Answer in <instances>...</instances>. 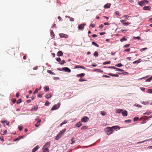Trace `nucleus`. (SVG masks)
<instances>
[{
    "mask_svg": "<svg viewBox=\"0 0 152 152\" xmlns=\"http://www.w3.org/2000/svg\"><path fill=\"white\" fill-rule=\"evenodd\" d=\"M88 127L87 126H84L81 128V130H84L88 129Z\"/></svg>",
    "mask_w": 152,
    "mask_h": 152,
    "instance_id": "nucleus-28",
    "label": "nucleus"
},
{
    "mask_svg": "<svg viewBox=\"0 0 152 152\" xmlns=\"http://www.w3.org/2000/svg\"><path fill=\"white\" fill-rule=\"evenodd\" d=\"M21 102H22L21 99H19L17 101V104H19V103H21Z\"/></svg>",
    "mask_w": 152,
    "mask_h": 152,
    "instance_id": "nucleus-41",
    "label": "nucleus"
},
{
    "mask_svg": "<svg viewBox=\"0 0 152 152\" xmlns=\"http://www.w3.org/2000/svg\"><path fill=\"white\" fill-rule=\"evenodd\" d=\"M38 108V106L37 105L36 106H34V107L31 110L32 111H36L37 110Z\"/></svg>",
    "mask_w": 152,
    "mask_h": 152,
    "instance_id": "nucleus-19",
    "label": "nucleus"
},
{
    "mask_svg": "<svg viewBox=\"0 0 152 152\" xmlns=\"http://www.w3.org/2000/svg\"><path fill=\"white\" fill-rule=\"evenodd\" d=\"M41 121V120L40 119H39L37 122V123L35 125V126L36 127H38L39 126L40 124V123Z\"/></svg>",
    "mask_w": 152,
    "mask_h": 152,
    "instance_id": "nucleus-17",
    "label": "nucleus"
},
{
    "mask_svg": "<svg viewBox=\"0 0 152 152\" xmlns=\"http://www.w3.org/2000/svg\"><path fill=\"white\" fill-rule=\"evenodd\" d=\"M50 34L51 37H52V38H53L54 37L55 34L53 30H52L50 31Z\"/></svg>",
    "mask_w": 152,
    "mask_h": 152,
    "instance_id": "nucleus-20",
    "label": "nucleus"
},
{
    "mask_svg": "<svg viewBox=\"0 0 152 152\" xmlns=\"http://www.w3.org/2000/svg\"><path fill=\"white\" fill-rule=\"evenodd\" d=\"M147 49V48H142V49H141L140 50V51L142 52L144 50H146Z\"/></svg>",
    "mask_w": 152,
    "mask_h": 152,
    "instance_id": "nucleus-43",
    "label": "nucleus"
},
{
    "mask_svg": "<svg viewBox=\"0 0 152 152\" xmlns=\"http://www.w3.org/2000/svg\"><path fill=\"white\" fill-rule=\"evenodd\" d=\"M131 120L130 119L126 120L124 121L125 122L130 123L131 122Z\"/></svg>",
    "mask_w": 152,
    "mask_h": 152,
    "instance_id": "nucleus-39",
    "label": "nucleus"
},
{
    "mask_svg": "<svg viewBox=\"0 0 152 152\" xmlns=\"http://www.w3.org/2000/svg\"><path fill=\"white\" fill-rule=\"evenodd\" d=\"M74 18H71L70 19V21H74Z\"/></svg>",
    "mask_w": 152,
    "mask_h": 152,
    "instance_id": "nucleus-57",
    "label": "nucleus"
},
{
    "mask_svg": "<svg viewBox=\"0 0 152 152\" xmlns=\"http://www.w3.org/2000/svg\"><path fill=\"white\" fill-rule=\"evenodd\" d=\"M65 61L64 60H61V61H60V62H59V63H60V64H64V63H65Z\"/></svg>",
    "mask_w": 152,
    "mask_h": 152,
    "instance_id": "nucleus-36",
    "label": "nucleus"
},
{
    "mask_svg": "<svg viewBox=\"0 0 152 152\" xmlns=\"http://www.w3.org/2000/svg\"><path fill=\"white\" fill-rule=\"evenodd\" d=\"M110 61H107L104 62L103 63V64L104 65H106L107 64H110Z\"/></svg>",
    "mask_w": 152,
    "mask_h": 152,
    "instance_id": "nucleus-35",
    "label": "nucleus"
},
{
    "mask_svg": "<svg viewBox=\"0 0 152 152\" xmlns=\"http://www.w3.org/2000/svg\"><path fill=\"white\" fill-rule=\"evenodd\" d=\"M67 122V120H65L62 123V124H66Z\"/></svg>",
    "mask_w": 152,
    "mask_h": 152,
    "instance_id": "nucleus-53",
    "label": "nucleus"
},
{
    "mask_svg": "<svg viewBox=\"0 0 152 152\" xmlns=\"http://www.w3.org/2000/svg\"><path fill=\"white\" fill-rule=\"evenodd\" d=\"M139 118L138 117H135L134 118L133 120L134 121H138Z\"/></svg>",
    "mask_w": 152,
    "mask_h": 152,
    "instance_id": "nucleus-37",
    "label": "nucleus"
},
{
    "mask_svg": "<svg viewBox=\"0 0 152 152\" xmlns=\"http://www.w3.org/2000/svg\"><path fill=\"white\" fill-rule=\"evenodd\" d=\"M118 74H113L111 73H109L108 74V75H109L111 76H112L113 77H118L119 75H118Z\"/></svg>",
    "mask_w": 152,
    "mask_h": 152,
    "instance_id": "nucleus-16",
    "label": "nucleus"
},
{
    "mask_svg": "<svg viewBox=\"0 0 152 152\" xmlns=\"http://www.w3.org/2000/svg\"><path fill=\"white\" fill-rule=\"evenodd\" d=\"M74 140L75 138L73 137L71 140V142H72L71 143V144H73L75 142V141Z\"/></svg>",
    "mask_w": 152,
    "mask_h": 152,
    "instance_id": "nucleus-34",
    "label": "nucleus"
},
{
    "mask_svg": "<svg viewBox=\"0 0 152 152\" xmlns=\"http://www.w3.org/2000/svg\"><path fill=\"white\" fill-rule=\"evenodd\" d=\"M105 132L108 135H109L112 134L113 131L112 128L109 127H107L104 129Z\"/></svg>",
    "mask_w": 152,
    "mask_h": 152,
    "instance_id": "nucleus-1",
    "label": "nucleus"
},
{
    "mask_svg": "<svg viewBox=\"0 0 152 152\" xmlns=\"http://www.w3.org/2000/svg\"><path fill=\"white\" fill-rule=\"evenodd\" d=\"M39 148V147L38 145L35 148H34L32 150V152H35L36 151L37 149Z\"/></svg>",
    "mask_w": 152,
    "mask_h": 152,
    "instance_id": "nucleus-13",
    "label": "nucleus"
},
{
    "mask_svg": "<svg viewBox=\"0 0 152 152\" xmlns=\"http://www.w3.org/2000/svg\"><path fill=\"white\" fill-rule=\"evenodd\" d=\"M130 44H126V45H125L124 46V47L125 48H128V47H129L130 46Z\"/></svg>",
    "mask_w": 152,
    "mask_h": 152,
    "instance_id": "nucleus-50",
    "label": "nucleus"
},
{
    "mask_svg": "<svg viewBox=\"0 0 152 152\" xmlns=\"http://www.w3.org/2000/svg\"><path fill=\"white\" fill-rule=\"evenodd\" d=\"M130 50V48L127 49L125 50H124V51L128 52H129Z\"/></svg>",
    "mask_w": 152,
    "mask_h": 152,
    "instance_id": "nucleus-51",
    "label": "nucleus"
},
{
    "mask_svg": "<svg viewBox=\"0 0 152 152\" xmlns=\"http://www.w3.org/2000/svg\"><path fill=\"white\" fill-rule=\"evenodd\" d=\"M66 130V129H65L61 131L56 136L55 140H58L59 138H60L62 137V136L64 134Z\"/></svg>",
    "mask_w": 152,
    "mask_h": 152,
    "instance_id": "nucleus-2",
    "label": "nucleus"
},
{
    "mask_svg": "<svg viewBox=\"0 0 152 152\" xmlns=\"http://www.w3.org/2000/svg\"><path fill=\"white\" fill-rule=\"evenodd\" d=\"M92 44L95 45V46L97 47H99V45H98L95 42H92Z\"/></svg>",
    "mask_w": 152,
    "mask_h": 152,
    "instance_id": "nucleus-29",
    "label": "nucleus"
},
{
    "mask_svg": "<svg viewBox=\"0 0 152 152\" xmlns=\"http://www.w3.org/2000/svg\"><path fill=\"white\" fill-rule=\"evenodd\" d=\"M104 27V25L102 24L101 25L99 26V28L100 29H102Z\"/></svg>",
    "mask_w": 152,
    "mask_h": 152,
    "instance_id": "nucleus-56",
    "label": "nucleus"
},
{
    "mask_svg": "<svg viewBox=\"0 0 152 152\" xmlns=\"http://www.w3.org/2000/svg\"><path fill=\"white\" fill-rule=\"evenodd\" d=\"M123 111V109H118L116 110V113H120L121 111Z\"/></svg>",
    "mask_w": 152,
    "mask_h": 152,
    "instance_id": "nucleus-21",
    "label": "nucleus"
},
{
    "mask_svg": "<svg viewBox=\"0 0 152 152\" xmlns=\"http://www.w3.org/2000/svg\"><path fill=\"white\" fill-rule=\"evenodd\" d=\"M59 35L61 38H67L69 37L68 35L63 33L60 34Z\"/></svg>",
    "mask_w": 152,
    "mask_h": 152,
    "instance_id": "nucleus-4",
    "label": "nucleus"
},
{
    "mask_svg": "<svg viewBox=\"0 0 152 152\" xmlns=\"http://www.w3.org/2000/svg\"><path fill=\"white\" fill-rule=\"evenodd\" d=\"M50 142H47L43 146L44 148H48L50 147Z\"/></svg>",
    "mask_w": 152,
    "mask_h": 152,
    "instance_id": "nucleus-7",
    "label": "nucleus"
},
{
    "mask_svg": "<svg viewBox=\"0 0 152 152\" xmlns=\"http://www.w3.org/2000/svg\"><path fill=\"white\" fill-rule=\"evenodd\" d=\"M56 61L58 62H60V61H61V59L60 58H56Z\"/></svg>",
    "mask_w": 152,
    "mask_h": 152,
    "instance_id": "nucleus-49",
    "label": "nucleus"
},
{
    "mask_svg": "<svg viewBox=\"0 0 152 152\" xmlns=\"http://www.w3.org/2000/svg\"><path fill=\"white\" fill-rule=\"evenodd\" d=\"M129 16L128 15H124L123 16L122 18H124L125 19H128L129 18Z\"/></svg>",
    "mask_w": 152,
    "mask_h": 152,
    "instance_id": "nucleus-30",
    "label": "nucleus"
},
{
    "mask_svg": "<svg viewBox=\"0 0 152 152\" xmlns=\"http://www.w3.org/2000/svg\"><path fill=\"white\" fill-rule=\"evenodd\" d=\"M95 71H96L97 72H103V71L101 70L100 69H96Z\"/></svg>",
    "mask_w": 152,
    "mask_h": 152,
    "instance_id": "nucleus-42",
    "label": "nucleus"
},
{
    "mask_svg": "<svg viewBox=\"0 0 152 152\" xmlns=\"http://www.w3.org/2000/svg\"><path fill=\"white\" fill-rule=\"evenodd\" d=\"M148 91L150 93L152 94V89H148Z\"/></svg>",
    "mask_w": 152,
    "mask_h": 152,
    "instance_id": "nucleus-64",
    "label": "nucleus"
},
{
    "mask_svg": "<svg viewBox=\"0 0 152 152\" xmlns=\"http://www.w3.org/2000/svg\"><path fill=\"white\" fill-rule=\"evenodd\" d=\"M52 96L51 94V93H49L48 94H47L45 97L47 99H49Z\"/></svg>",
    "mask_w": 152,
    "mask_h": 152,
    "instance_id": "nucleus-18",
    "label": "nucleus"
},
{
    "mask_svg": "<svg viewBox=\"0 0 152 152\" xmlns=\"http://www.w3.org/2000/svg\"><path fill=\"white\" fill-rule=\"evenodd\" d=\"M151 80L150 78L146 79L145 80L146 82H150Z\"/></svg>",
    "mask_w": 152,
    "mask_h": 152,
    "instance_id": "nucleus-63",
    "label": "nucleus"
},
{
    "mask_svg": "<svg viewBox=\"0 0 152 152\" xmlns=\"http://www.w3.org/2000/svg\"><path fill=\"white\" fill-rule=\"evenodd\" d=\"M39 91L38 89L37 88H36V89L34 91V94L36 93H37L38 91Z\"/></svg>",
    "mask_w": 152,
    "mask_h": 152,
    "instance_id": "nucleus-46",
    "label": "nucleus"
},
{
    "mask_svg": "<svg viewBox=\"0 0 152 152\" xmlns=\"http://www.w3.org/2000/svg\"><path fill=\"white\" fill-rule=\"evenodd\" d=\"M85 75V73H82L80 74H77L76 75V76L77 77H84Z\"/></svg>",
    "mask_w": 152,
    "mask_h": 152,
    "instance_id": "nucleus-11",
    "label": "nucleus"
},
{
    "mask_svg": "<svg viewBox=\"0 0 152 152\" xmlns=\"http://www.w3.org/2000/svg\"><path fill=\"white\" fill-rule=\"evenodd\" d=\"M151 9V7L150 6H145L144 7L143 9L145 10H149Z\"/></svg>",
    "mask_w": 152,
    "mask_h": 152,
    "instance_id": "nucleus-10",
    "label": "nucleus"
},
{
    "mask_svg": "<svg viewBox=\"0 0 152 152\" xmlns=\"http://www.w3.org/2000/svg\"><path fill=\"white\" fill-rule=\"evenodd\" d=\"M57 56H61L63 55V53L61 51H59L57 53Z\"/></svg>",
    "mask_w": 152,
    "mask_h": 152,
    "instance_id": "nucleus-14",
    "label": "nucleus"
},
{
    "mask_svg": "<svg viewBox=\"0 0 152 152\" xmlns=\"http://www.w3.org/2000/svg\"><path fill=\"white\" fill-rule=\"evenodd\" d=\"M43 152H49V149L48 148H43Z\"/></svg>",
    "mask_w": 152,
    "mask_h": 152,
    "instance_id": "nucleus-27",
    "label": "nucleus"
},
{
    "mask_svg": "<svg viewBox=\"0 0 152 152\" xmlns=\"http://www.w3.org/2000/svg\"><path fill=\"white\" fill-rule=\"evenodd\" d=\"M82 125V123L79 122L75 124V126L78 127H80Z\"/></svg>",
    "mask_w": 152,
    "mask_h": 152,
    "instance_id": "nucleus-12",
    "label": "nucleus"
},
{
    "mask_svg": "<svg viewBox=\"0 0 152 152\" xmlns=\"http://www.w3.org/2000/svg\"><path fill=\"white\" fill-rule=\"evenodd\" d=\"M84 24H80L78 26V28L80 30H83L84 27Z\"/></svg>",
    "mask_w": 152,
    "mask_h": 152,
    "instance_id": "nucleus-8",
    "label": "nucleus"
},
{
    "mask_svg": "<svg viewBox=\"0 0 152 152\" xmlns=\"http://www.w3.org/2000/svg\"><path fill=\"white\" fill-rule=\"evenodd\" d=\"M130 23L128 22H126V23L123 22V23H122V24H123V25H124V26H127Z\"/></svg>",
    "mask_w": 152,
    "mask_h": 152,
    "instance_id": "nucleus-23",
    "label": "nucleus"
},
{
    "mask_svg": "<svg viewBox=\"0 0 152 152\" xmlns=\"http://www.w3.org/2000/svg\"><path fill=\"white\" fill-rule=\"evenodd\" d=\"M126 20H121L120 21L122 23H123V22H126Z\"/></svg>",
    "mask_w": 152,
    "mask_h": 152,
    "instance_id": "nucleus-61",
    "label": "nucleus"
},
{
    "mask_svg": "<svg viewBox=\"0 0 152 152\" xmlns=\"http://www.w3.org/2000/svg\"><path fill=\"white\" fill-rule=\"evenodd\" d=\"M111 5V4L110 3L107 4L105 5H104V7L105 8H108L110 7Z\"/></svg>",
    "mask_w": 152,
    "mask_h": 152,
    "instance_id": "nucleus-15",
    "label": "nucleus"
},
{
    "mask_svg": "<svg viewBox=\"0 0 152 152\" xmlns=\"http://www.w3.org/2000/svg\"><path fill=\"white\" fill-rule=\"evenodd\" d=\"M7 121H1V122L3 124H5L7 123Z\"/></svg>",
    "mask_w": 152,
    "mask_h": 152,
    "instance_id": "nucleus-58",
    "label": "nucleus"
},
{
    "mask_svg": "<svg viewBox=\"0 0 152 152\" xmlns=\"http://www.w3.org/2000/svg\"><path fill=\"white\" fill-rule=\"evenodd\" d=\"M116 71H119V72H123V71H124V70H123V69H119V68H117L116 69Z\"/></svg>",
    "mask_w": 152,
    "mask_h": 152,
    "instance_id": "nucleus-40",
    "label": "nucleus"
},
{
    "mask_svg": "<svg viewBox=\"0 0 152 152\" xmlns=\"http://www.w3.org/2000/svg\"><path fill=\"white\" fill-rule=\"evenodd\" d=\"M90 26L92 27H94L95 26V25L94 24H91Z\"/></svg>",
    "mask_w": 152,
    "mask_h": 152,
    "instance_id": "nucleus-62",
    "label": "nucleus"
},
{
    "mask_svg": "<svg viewBox=\"0 0 152 152\" xmlns=\"http://www.w3.org/2000/svg\"><path fill=\"white\" fill-rule=\"evenodd\" d=\"M62 69L65 72H71V70L67 67H63L62 68Z\"/></svg>",
    "mask_w": 152,
    "mask_h": 152,
    "instance_id": "nucleus-5",
    "label": "nucleus"
},
{
    "mask_svg": "<svg viewBox=\"0 0 152 152\" xmlns=\"http://www.w3.org/2000/svg\"><path fill=\"white\" fill-rule=\"evenodd\" d=\"M134 105L136 107H142V106L141 105L139 104H134Z\"/></svg>",
    "mask_w": 152,
    "mask_h": 152,
    "instance_id": "nucleus-38",
    "label": "nucleus"
},
{
    "mask_svg": "<svg viewBox=\"0 0 152 152\" xmlns=\"http://www.w3.org/2000/svg\"><path fill=\"white\" fill-rule=\"evenodd\" d=\"M89 120L87 116H85L81 120L82 122H86Z\"/></svg>",
    "mask_w": 152,
    "mask_h": 152,
    "instance_id": "nucleus-6",
    "label": "nucleus"
},
{
    "mask_svg": "<svg viewBox=\"0 0 152 152\" xmlns=\"http://www.w3.org/2000/svg\"><path fill=\"white\" fill-rule=\"evenodd\" d=\"M86 80H84V79H82L81 78L79 80V81L80 82L85 81H86Z\"/></svg>",
    "mask_w": 152,
    "mask_h": 152,
    "instance_id": "nucleus-48",
    "label": "nucleus"
},
{
    "mask_svg": "<svg viewBox=\"0 0 152 152\" xmlns=\"http://www.w3.org/2000/svg\"><path fill=\"white\" fill-rule=\"evenodd\" d=\"M104 25H109L110 24L107 22L104 23Z\"/></svg>",
    "mask_w": 152,
    "mask_h": 152,
    "instance_id": "nucleus-60",
    "label": "nucleus"
},
{
    "mask_svg": "<svg viewBox=\"0 0 152 152\" xmlns=\"http://www.w3.org/2000/svg\"><path fill=\"white\" fill-rule=\"evenodd\" d=\"M100 113L103 116L105 115L106 114V113L104 111H101Z\"/></svg>",
    "mask_w": 152,
    "mask_h": 152,
    "instance_id": "nucleus-32",
    "label": "nucleus"
},
{
    "mask_svg": "<svg viewBox=\"0 0 152 152\" xmlns=\"http://www.w3.org/2000/svg\"><path fill=\"white\" fill-rule=\"evenodd\" d=\"M142 103L145 105V104H148V102H142Z\"/></svg>",
    "mask_w": 152,
    "mask_h": 152,
    "instance_id": "nucleus-59",
    "label": "nucleus"
},
{
    "mask_svg": "<svg viewBox=\"0 0 152 152\" xmlns=\"http://www.w3.org/2000/svg\"><path fill=\"white\" fill-rule=\"evenodd\" d=\"M127 39L125 38V37H123L122 38L120 39V41L121 42H122L124 41H126Z\"/></svg>",
    "mask_w": 152,
    "mask_h": 152,
    "instance_id": "nucleus-24",
    "label": "nucleus"
},
{
    "mask_svg": "<svg viewBox=\"0 0 152 152\" xmlns=\"http://www.w3.org/2000/svg\"><path fill=\"white\" fill-rule=\"evenodd\" d=\"M109 68H113V69H116L117 68H116L115 66H110L108 67Z\"/></svg>",
    "mask_w": 152,
    "mask_h": 152,
    "instance_id": "nucleus-55",
    "label": "nucleus"
},
{
    "mask_svg": "<svg viewBox=\"0 0 152 152\" xmlns=\"http://www.w3.org/2000/svg\"><path fill=\"white\" fill-rule=\"evenodd\" d=\"M111 128H112V129H117L118 128H119V126H113L112 127H111Z\"/></svg>",
    "mask_w": 152,
    "mask_h": 152,
    "instance_id": "nucleus-31",
    "label": "nucleus"
},
{
    "mask_svg": "<svg viewBox=\"0 0 152 152\" xmlns=\"http://www.w3.org/2000/svg\"><path fill=\"white\" fill-rule=\"evenodd\" d=\"M122 114L123 116H126L127 115V112L126 110H124L122 112Z\"/></svg>",
    "mask_w": 152,
    "mask_h": 152,
    "instance_id": "nucleus-9",
    "label": "nucleus"
},
{
    "mask_svg": "<svg viewBox=\"0 0 152 152\" xmlns=\"http://www.w3.org/2000/svg\"><path fill=\"white\" fill-rule=\"evenodd\" d=\"M49 104V102L48 101H47L45 104V105L46 106H48Z\"/></svg>",
    "mask_w": 152,
    "mask_h": 152,
    "instance_id": "nucleus-44",
    "label": "nucleus"
},
{
    "mask_svg": "<svg viewBox=\"0 0 152 152\" xmlns=\"http://www.w3.org/2000/svg\"><path fill=\"white\" fill-rule=\"evenodd\" d=\"M117 74H119V75L123 74L124 75H126L127 74H128V73L126 72H125L123 73L118 72L117 73Z\"/></svg>",
    "mask_w": 152,
    "mask_h": 152,
    "instance_id": "nucleus-33",
    "label": "nucleus"
},
{
    "mask_svg": "<svg viewBox=\"0 0 152 152\" xmlns=\"http://www.w3.org/2000/svg\"><path fill=\"white\" fill-rule=\"evenodd\" d=\"M18 128L20 131H21L22 129V127L20 126H18Z\"/></svg>",
    "mask_w": 152,
    "mask_h": 152,
    "instance_id": "nucleus-54",
    "label": "nucleus"
},
{
    "mask_svg": "<svg viewBox=\"0 0 152 152\" xmlns=\"http://www.w3.org/2000/svg\"><path fill=\"white\" fill-rule=\"evenodd\" d=\"M138 3L139 5L141 6H143L144 5V4L143 1H140L138 2Z\"/></svg>",
    "mask_w": 152,
    "mask_h": 152,
    "instance_id": "nucleus-22",
    "label": "nucleus"
},
{
    "mask_svg": "<svg viewBox=\"0 0 152 152\" xmlns=\"http://www.w3.org/2000/svg\"><path fill=\"white\" fill-rule=\"evenodd\" d=\"M147 140H144V141H141V142H138L137 143L138 144H139V143H143L145 141H147Z\"/></svg>",
    "mask_w": 152,
    "mask_h": 152,
    "instance_id": "nucleus-52",
    "label": "nucleus"
},
{
    "mask_svg": "<svg viewBox=\"0 0 152 152\" xmlns=\"http://www.w3.org/2000/svg\"><path fill=\"white\" fill-rule=\"evenodd\" d=\"M60 106V104L59 103H58L57 104H55L53 106L51 109V110H53L57 109Z\"/></svg>",
    "mask_w": 152,
    "mask_h": 152,
    "instance_id": "nucleus-3",
    "label": "nucleus"
},
{
    "mask_svg": "<svg viewBox=\"0 0 152 152\" xmlns=\"http://www.w3.org/2000/svg\"><path fill=\"white\" fill-rule=\"evenodd\" d=\"M115 14H116V15H119H119H121L119 12V11H117L116 12H115Z\"/></svg>",
    "mask_w": 152,
    "mask_h": 152,
    "instance_id": "nucleus-45",
    "label": "nucleus"
},
{
    "mask_svg": "<svg viewBox=\"0 0 152 152\" xmlns=\"http://www.w3.org/2000/svg\"><path fill=\"white\" fill-rule=\"evenodd\" d=\"M44 90L46 91H47L49 90V88L47 86H45L44 87Z\"/></svg>",
    "mask_w": 152,
    "mask_h": 152,
    "instance_id": "nucleus-25",
    "label": "nucleus"
},
{
    "mask_svg": "<svg viewBox=\"0 0 152 152\" xmlns=\"http://www.w3.org/2000/svg\"><path fill=\"white\" fill-rule=\"evenodd\" d=\"M94 56L95 57H98L99 55L98 52L97 51L95 52L94 53Z\"/></svg>",
    "mask_w": 152,
    "mask_h": 152,
    "instance_id": "nucleus-26",
    "label": "nucleus"
},
{
    "mask_svg": "<svg viewBox=\"0 0 152 152\" xmlns=\"http://www.w3.org/2000/svg\"><path fill=\"white\" fill-rule=\"evenodd\" d=\"M115 66H116L118 67H120L122 66V65L121 63H119L117 65H115Z\"/></svg>",
    "mask_w": 152,
    "mask_h": 152,
    "instance_id": "nucleus-47",
    "label": "nucleus"
}]
</instances>
